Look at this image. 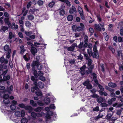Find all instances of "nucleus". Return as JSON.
Returning <instances> with one entry per match:
<instances>
[{
	"label": "nucleus",
	"mask_w": 123,
	"mask_h": 123,
	"mask_svg": "<svg viewBox=\"0 0 123 123\" xmlns=\"http://www.w3.org/2000/svg\"><path fill=\"white\" fill-rule=\"evenodd\" d=\"M37 66V69L39 70H41L43 68V66L42 65L40 64L39 62L36 61H33L31 64V67H33Z\"/></svg>",
	"instance_id": "obj_1"
},
{
	"label": "nucleus",
	"mask_w": 123,
	"mask_h": 123,
	"mask_svg": "<svg viewBox=\"0 0 123 123\" xmlns=\"http://www.w3.org/2000/svg\"><path fill=\"white\" fill-rule=\"evenodd\" d=\"M3 66L2 65H0V75H5L7 72L8 70L5 69L3 68Z\"/></svg>",
	"instance_id": "obj_2"
},
{
	"label": "nucleus",
	"mask_w": 123,
	"mask_h": 123,
	"mask_svg": "<svg viewBox=\"0 0 123 123\" xmlns=\"http://www.w3.org/2000/svg\"><path fill=\"white\" fill-rule=\"evenodd\" d=\"M97 18V20L99 23L100 26L102 27H103L104 25V24L102 22V19L101 17L99 14H98L96 15Z\"/></svg>",
	"instance_id": "obj_3"
},
{
	"label": "nucleus",
	"mask_w": 123,
	"mask_h": 123,
	"mask_svg": "<svg viewBox=\"0 0 123 123\" xmlns=\"http://www.w3.org/2000/svg\"><path fill=\"white\" fill-rule=\"evenodd\" d=\"M77 12V10L75 6L73 5L72 6L69 10V13L71 14H73L76 13Z\"/></svg>",
	"instance_id": "obj_4"
},
{
	"label": "nucleus",
	"mask_w": 123,
	"mask_h": 123,
	"mask_svg": "<svg viewBox=\"0 0 123 123\" xmlns=\"http://www.w3.org/2000/svg\"><path fill=\"white\" fill-rule=\"evenodd\" d=\"M65 6H64L62 5L61 6V8L60 9H59L58 10H60L59 11V13L60 15L61 16H63L65 13V11L63 9Z\"/></svg>",
	"instance_id": "obj_5"
},
{
	"label": "nucleus",
	"mask_w": 123,
	"mask_h": 123,
	"mask_svg": "<svg viewBox=\"0 0 123 123\" xmlns=\"http://www.w3.org/2000/svg\"><path fill=\"white\" fill-rule=\"evenodd\" d=\"M80 26L76 27V30L78 31H82L84 28V26L83 24L80 23Z\"/></svg>",
	"instance_id": "obj_6"
},
{
	"label": "nucleus",
	"mask_w": 123,
	"mask_h": 123,
	"mask_svg": "<svg viewBox=\"0 0 123 123\" xmlns=\"http://www.w3.org/2000/svg\"><path fill=\"white\" fill-rule=\"evenodd\" d=\"M86 66L84 65L82 67L80 68V73L82 75H84L86 73Z\"/></svg>",
	"instance_id": "obj_7"
},
{
	"label": "nucleus",
	"mask_w": 123,
	"mask_h": 123,
	"mask_svg": "<svg viewBox=\"0 0 123 123\" xmlns=\"http://www.w3.org/2000/svg\"><path fill=\"white\" fill-rule=\"evenodd\" d=\"M4 50L5 51L7 52H11V49L7 44L6 45L3 47Z\"/></svg>",
	"instance_id": "obj_8"
},
{
	"label": "nucleus",
	"mask_w": 123,
	"mask_h": 123,
	"mask_svg": "<svg viewBox=\"0 0 123 123\" xmlns=\"http://www.w3.org/2000/svg\"><path fill=\"white\" fill-rule=\"evenodd\" d=\"M88 70H86V73L87 74H89L90 73H91L92 72V69L94 67L92 65H91L90 66H88Z\"/></svg>",
	"instance_id": "obj_9"
},
{
	"label": "nucleus",
	"mask_w": 123,
	"mask_h": 123,
	"mask_svg": "<svg viewBox=\"0 0 123 123\" xmlns=\"http://www.w3.org/2000/svg\"><path fill=\"white\" fill-rule=\"evenodd\" d=\"M0 61L1 63H4L7 64L8 63V61L6 59H5L3 57H2L0 59Z\"/></svg>",
	"instance_id": "obj_10"
},
{
	"label": "nucleus",
	"mask_w": 123,
	"mask_h": 123,
	"mask_svg": "<svg viewBox=\"0 0 123 123\" xmlns=\"http://www.w3.org/2000/svg\"><path fill=\"white\" fill-rule=\"evenodd\" d=\"M8 28L6 26H2L0 30V31L2 33L6 31H7Z\"/></svg>",
	"instance_id": "obj_11"
},
{
	"label": "nucleus",
	"mask_w": 123,
	"mask_h": 123,
	"mask_svg": "<svg viewBox=\"0 0 123 123\" xmlns=\"http://www.w3.org/2000/svg\"><path fill=\"white\" fill-rule=\"evenodd\" d=\"M31 52L32 54L35 55V54L37 52V50L36 48L34 47H32L31 48Z\"/></svg>",
	"instance_id": "obj_12"
},
{
	"label": "nucleus",
	"mask_w": 123,
	"mask_h": 123,
	"mask_svg": "<svg viewBox=\"0 0 123 123\" xmlns=\"http://www.w3.org/2000/svg\"><path fill=\"white\" fill-rule=\"evenodd\" d=\"M100 25L99 23L98 24H95L94 25L95 28L98 31H100L101 30V27H102L101 26H100Z\"/></svg>",
	"instance_id": "obj_13"
},
{
	"label": "nucleus",
	"mask_w": 123,
	"mask_h": 123,
	"mask_svg": "<svg viewBox=\"0 0 123 123\" xmlns=\"http://www.w3.org/2000/svg\"><path fill=\"white\" fill-rule=\"evenodd\" d=\"M25 109L26 110H29L30 112L33 110V108L30 106H25Z\"/></svg>",
	"instance_id": "obj_14"
},
{
	"label": "nucleus",
	"mask_w": 123,
	"mask_h": 123,
	"mask_svg": "<svg viewBox=\"0 0 123 123\" xmlns=\"http://www.w3.org/2000/svg\"><path fill=\"white\" fill-rule=\"evenodd\" d=\"M9 18H5V19L4 21L6 24L8 25V26H11V23L9 21Z\"/></svg>",
	"instance_id": "obj_15"
},
{
	"label": "nucleus",
	"mask_w": 123,
	"mask_h": 123,
	"mask_svg": "<svg viewBox=\"0 0 123 123\" xmlns=\"http://www.w3.org/2000/svg\"><path fill=\"white\" fill-rule=\"evenodd\" d=\"M93 58H98V52H92V55Z\"/></svg>",
	"instance_id": "obj_16"
},
{
	"label": "nucleus",
	"mask_w": 123,
	"mask_h": 123,
	"mask_svg": "<svg viewBox=\"0 0 123 123\" xmlns=\"http://www.w3.org/2000/svg\"><path fill=\"white\" fill-rule=\"evenodd\" d=\"M117 55L122 59H123V55L122 54V51L121 50H119L117 51Z\"/></svg>",
	"instance_id": "obj_17"
},
{
	"label": "nucleus",
	"mask_w": 123,
	"mask_h": 123,
	"mask_svg": "<svg viewBox=\"0 0 123 123\" xmlns=\"http://www.w3.org/2000/svg\"><path fill=\"white\" fill-rule=\"evenodd\" d=\"M11 27L12 29L16 30L18 28V26L17 25H15L14 22H13L12 24Z\"/></svg>",
	"instance_id": "obj_18"
},
{
	"label": "nucleus",
	"mask_w": 123,
	"mask_h": 123,
	"mask_svg": "<svg viewBox=\"0 0 123 123\" xmlns=\"http://www.w3.org/2000/svg\"><path fill=\"white\" fill-rule=\"evenodd\" d=\"M31 116L33 119H35L37 118V115L36 113L34 112H32L31 113Z\"/></svg>",
	"instance_id": "obj_19"
},
{
	"label": "nucleus",
	"mask_w": 123,
	"mask_h": 123,
	"mask_svg": "<svg viewBox=\"0 0 123 123\" xmlns=\"http://www.w3.org/2000/svg\"><path fill=\"white\" fill-rule=\"evenodd\" d=\"M43 109V107H39L34 109V110L36 112H39L41 111V110Z\"/></svg>",
	"instance_id": "obj_20"
},
{
	"label": "nucleus",
	"mask_w": 123,
	"mask_h": 123,
	"mask_svg": "<svg viewBox=\"0 0 123 123\" xmlns=\"http://www.w3.org/2000/svg\"><path fill=\"white\" fill-rule=\"evenodd\" d=\"M108 85L110 87L113 88L117 86V85L115 83L112 82L109 83L108 84Z\"/></svg>",
	"instance_id": "obj_21"
},
{
	"label": "nucleus",
	"mask_w": 123,
	"mask_h": 123,
	"mask_svg": "<svg viewBox=\"0 0 123 123\" xmlns=\"http://www.w3.org/2000/svg\"><path fill=\"white\" fill-rule=\"evenodd\" d=\"M73 19V16L71 15H69L67 17V19L69 21H71Z\"/></svg>",
	"instance_id": "obj_22"
},
{
	"label": "nucleus",
	"mask_w": 123,
	"mask_h": 123,
	"mask_svg": "<svg viewBox=\"0 0 123 123\" xmlns=\"http://www.w3.org/2000/svg\"><path fill=\"white\" fill-rule=\"evenodd\" d=\"M78 10L80 14L83 13V10L81 7L79 6H78Z\"/></svg>",
	"instance_id": "obj_23"
},
{
	"label": "nucleus",
	"mask_w": 123,
	"mask_h": 123,
	"mask_svg": "<svg viewBox=\"0 0 123 123\" xmlns=\"http://www.w3.org/2000/svg\"><path fill=\"white\" fill-rule=\"evenodd\" d=\"M74 49V47L73 46H71L68 48L67 49L68 51H73Z\"/></svg>",
	"instance_id": "obj_24"
},
{
	"label": "nucleus",
	"mask_w": 123,
	"mask_h": 123,
	"mask_svg": "<svg viewBox=\"0 0 123 123\" xmlns=\"http://www.w3.org/2000/svg\"><path fill=\"white\" fill-rule=\"evenodd\" d=\"M30 104L34 107H36L37 105L36 103L34 102V101L32 100H31L30 101Z\"/></svg>",
	"instance_id": "obj_25"
},
{
	"label": "nucleus",
	"mask_w": 123,
	"mask_h": 123,
	"mask_svg": "<svg viewBox=\"0 0 123 123\" xmlns=\"http://www.w3.org/2000/svg\"><path fill=\"white\" fill-rule=\"evenodd\" d=\"M38 85L39 87L41 88H43L44 86V84L41 81H39L38 82Z\"/></svg>",
	"instance_id": "obj_26"
},
{
	"label": "nucleus",
	"mask_w": 123,
	"mask_h": 123,
	"mask_svg": "<svg viewBox=\"0 0 123 123\" xmlns=\"http://www.w3.org/2000/svg\"><path fill=\"white\" fill-rule=\"evenodd\" d=\"M32 70L33 71V74L35 76L37 77V71L35 69V67H32Z\"/></svg>",
	"instance_id": "obj_27"
},
{
	"label": "nucleus",
	"mask_w": 123,
	"mask_h": 123,
	"mask_svg": "<svg viewBox=\"0 0 123 123\" xmlns=\"http://www.w3.org/2000/svg\"><path fill=\"white\" fill-rule=\"evenodd\" d=\"M28 19L32 21L34 20V17L33 15H30L28 16Z\"/></svg>",
	"instance_id": "obj_28"
},
{
	"label": "nucleus",
	"mask_w": 123,
	"mask_h": 123,
	"mask_svg": "<svg viewBox=\"0 0 123 123\" xmlns=\"http://www.w3.org/2000/svg\"><path fill=\"white\" fill-rule=\"evenodd\" d=\"M112 116V114L111 112L109 111L108 112V114L107 116V118L108 119H110Z\"/></svg>",
	"instance_id": "obj_29"
},
{
	"label": "nucleus",
	"mask_w": 123,
	"mask_h": 123,
	"mask_svg": "<svg viewBox=\"0 0 123 123\" xmlns=\"http://www.w3.org/2000/svg\"><path fill=\"white\" fill-rule=\"evenodd\" d=\"M24 47L23 46H21L20 47V49H21L20 53L21 54H23L25 50V49H24Z\"/></svg>",
	"instance_id": "obj_30"
},
{
	"label": "nucleus",
	"mask_w": 123,
	"mask_h": 123,
	"mask_svg": "<svg viewBox=\"0 0 123 123\" xmlns=\"http://www.w3.org/2000/svg\"><path fill=\"white\" fill-rule=\"evenodd\" d=\"M103 116V115H100V114H99L97 117H94V119L96 120H98L99 118H102Z\"/></svg>",
	"instance_id": "obj_31"
},
{
	"label": "nucleus",
	"mask_w": 123,
	"mask_h": 123,
	"mask_svg": "<svg viewBox=\"0 0 123 123\" xmlns=\"http://www.w3.org/2000/svg\"><path fill=\"white\" fill-rule=\"evenodd\" d=\"M37 77L35 76V77L34 76H32L31 77V80L34 82H36L37 81Z\"/></svg>",
	"instance_id": "obj_32"
},
{
	"label": "nucleus",
	"mask_w": 123,
	"mask_h": 123,
	"mask_svg": "<svg viewBox=\"0 0 123 123\" xmlns=\"http://www.w3.org/2000/svg\"><path fill=\"white\" fill-rule=\"evenodd\" d=\"M103 35L105 37V40L106 41H108L109 39V37L106 33V32H104L103 33Z\"/></svg>",
	"instance_id": "obj_33"
},
{
	"label": "nucleus",
	"mask_w": 123,
	"mask_h": 123,
	"mask_svg": "<svg viewBox=\"0 0 123 123\" xmlns=\"http://www.w3.org/2000/svg\"><path fill=\"white\" fill-rule=\"evenodd\" d=\"M10 79V76L9 75L7 76L4 75L3 77L4 80L6 81L9 80Z\"/></svg>",
	"instance_id": "obj_34"
},
{
	"label": "nucleus",
	"mask_w": 123,
	"mask_h": 123,
	"mask_svg": "<svg viewBox=\"0 0 123 123\" xmlns=\"http://www.w3.org/2000/svg\"><path fill=\"white\" fill-rule=\"evenodd\" d=\"M97 99V101L99 103H101L103 102V98L102 97L98 98Z\"/></svg>",
	"instance_id": "obj_35"
},
{
	"label": "nucleus",
	"mask_w": 123,
	"mask_h": 123,
	"mask_svg": "<svg viewBox=\"0 0 123 123\" xmlns=\"http://www.w3.org/2000/svg\"><path fill=\"white\" fill-rule=\"evenodd\" d=\"M35 93L37 96H42L43 95L42 93L40 91L36 92Z\"/></svg>",
	"instance_id": "obj_36"
},
{
	"label": "nucleus",
	"mask_w": 123,
	"mask_h": 123,
	"mask_svg": "<svg viewBox=\"0 0 123 123\" xmlns=\"http://www.w3.org/2000/svg\"><path fill=\"white\" fill-rule=\"evenodd\" d=\"M21 123H27L28 122V120L26 118H24L21 120Z\"/></svg>",
	"instance_id": "obj_37"
},
{
	"label": "nucleus",
	"mask_w": 123,
	"mask_h": 123,
	"mask_svg": "<svg viewBox=\"0 0 123 123\" xmlns=\"http://www.w3.org/2000/svg\"><path fill=\"white\" fill-rule=\"evenodd\" d=\"M87 53L90 56H91L92 55V52L91 49H87Z\"/></svg>",
	"instance_id": "obj_38"
},
{
	"label": "nucleus",
	"mask_w": 123,
	"mask_h": 123,
	"mask_svg": "<svg viewBox=\"0 0 123 123\" xmlns=\"http://www.w3.org/2000/svg\"><path fill=\"white\" fill-rule=\"evenodd\" d=\"M3 101L5 104H7L10 102V100L9 99H4Z\"/></svg>",
	"instance_id": "obj_39"
},
{
	"label": "nucleus",
	"mask_w": 123,
	"mask_h": 123,
	"mask_svg": "<svg viewBox=\"0 0 123 123\" xmlns=\"http://www.w3.org/2000/svg\"><path fill=\"white\" fill-rule=\"evenodd\" d=\"M15 115L17 117H19L20 116V112L18 111H16L15 112Z\"/></svg>",
	"instance_id": "obj_40"
},
{
	"label": "nucleus",
	"mask_w": 123,
	"mask_h": 123,
	"mask_svg": "<svg viewBox=\"0 0 123 123\" xmlns=\"http://www.w3.org/2000/svg\"><path fill=\"white\" fill-rule=\"evenodd\" d=\"M63 2L65 3L68 6H71V4L69 1L68 0H64Z\"/></svg>",
	"instance_id": "obj_41"
},
{
	"label": "nucleus",
	"mask_w": 123,
	"mask_h": 123,
	"mask_svg": "<svg viewBox=\"0 0 123 123\" xmlns=\"http://www.w3.org/2000/svg\"><path fill=\"white\" fill-rule=\"evenodd\" d=\"M44 102L46 104H48L50 103V100L49 98H46L44 100Z\"/></svg>",
	"instance_id": "obj_42"
},
{
	"label": "nucleus",
	"mask_w": 123,
	"mask_h": 123,
	"mask_svg": "<svg viewBox=\"0 0 123 123\" xmlns=\"http://www.w3.org/2000/svg\"><path fill=\"white\" fill-rule=\"evenodd\" d=\"M55 4V3L54 2L52 1L49 3L48 5L49 7L51 8L54 6Z\"/></svg>",
	"instance_id": "obj_43"
},
{
	"label": "nucleus",
	"mask_w": 123,
	"mask_h": 123,
	"mask_svg": "<svg viewBox=\"0 0 123 123\" xmlns=\"http://www.w3.org/2000/svg\"><path fill=\"white\" fill-rule=\"evenodd\" d=\"M38 89V88L37 86L33 87H32L31 89V91L32 92H33L35 90H37Z\"/></svg>",
	"instance_id": "obj_44"
},
{
	"label": "nucleus",
	"mask_w": 123,
	"mask_h": 123,
	"mask_svg": "<svg viewBox=\"0 0 123 123\" xmlns=\"http://www.w3.org/2000/svg\"><path fill=\"white\" fill-rule=\"evenodd\" d=\"M120 35L123 36V28L122 26H121L120 27Z\"/></svg>",
	"instance_id": "obj_45"
},
{
	"label": "nucleus",
	"mask_w": 123,
	"mask_h": 123,
	"mask_svg": "<svg viewBox=\"0 0 123 123\" xmlns=\"http://www.w3.org/2000/svg\"><path fill=\"white\" fill-rule=\"evenodd\" d=\"M20 112V115L21 116V117H24L25 114V111L24 110H22Z\"/></svg>",
	"instance_id": "obj_46"
},
{
	"label": "nucleus",
	"mask_w": 123,
	"mask_h": 123,
	"mask_svg": "<svg viewBox=\"0 0 123 123\" xmlns=\"http://www.w3.org/2000/svg\"><path fill=\"white\" fill-rule=\"evenodd\" d=\"M83 42H81L80 43L79 45L78 46V47L80 49H82L83 47Z\"/></svg>",
	"instance_id": "obj_47"
},
{
	"label": "nucleus",
	"mask_w": 123,
	"mask_h": 123,
	"mask_svg": "<svg viewBox=\"0 0 123 123\" xmlns=\"http://www.w3.org/2000/svg\"><path fill=\"white\" fill-rule=\"evenodd\" d=\"M91 97L94 98H98L99 97L98 95L97 94L94 93L91 96Z\"/></svg>",
	"instance_id": "obj_48"
},
{
	"label": "nucleus",
	"mask_w": 123,
	"mask_h": 123,
	"mask_svg": "<svg viewBox=\"0 0 123 123\" xmlns=\"http://www.w3.org/2000/svg\"><path fill=\"white\" fill-rule=\"evenodd\" d=\"M25 25L27 27H29L31 26V24L30 22L28 21H26Z\"/></svg>",
	"instance_id": "obj_49"
},
{
	"label": "nucleus",
	"mask_w": 123,
	"mask_h": 123,
	"mask_svg": "<svg viewBox=\"0 0 123 123\" xmlns=\"http://www.w3.org/2000/svg\"><path fill=\"white\" fill-rule=\"evenodd\" d=\"M10 108L11 110H14L16 108V106L15 105H12L10 106Z\"/></svg>",
	"instance_id": "obj_50"
},
{
	"label": "nucleus",
	"mask_w": 123,
	"mask_h": 123,
	"mask_svg": "<svg viewBox=\"0 0 123 123\" xmlns=\"http://www.w3.org/2000/svg\"><path fill=\"white\" fill-rule=\"evenodd\" d=\"M43 3V2L41 0H39L37 2V3L39 6H42Z\"/></svg>",
	"instance_id": "obj_51"
},
{
	"label": "nucleus",
	"mask_w": 123,
	"mask_h": 123,
	"mask_svg": "<svg viewBox=\"0 0 123 123\" xmlns=\"http://www.w3.org/2000/svg\"><path fill=\"white\" fill-rule=\"evenodd\" d=\"M38 75L39 76V77L43 75L44 74L43 72L40 71H38L37 73Z\"/></svg>",
	"instance_id": "obj_52"
},
{
	"label": "nucleus",
	"mask_w": 123,
	"mask_h": 123,
	"mask_svg": "<svg viewBox=\"0 0 123 123\" xmlns=\"http://www.w3.org/2000/svg\"><path fill=\"white\" fill-rule=\"evenodd\" d=\"M90 83L89 81L88 80H87L84 82L83 83V84L84 86H86Z\"/></svg>",
	"instance_id": "obj_53"
},
{
	"label": "nucleus",
	"mask_w": 123,
	"mask_h": 123,
	"mask_svg": "<svg viewBox=\"0 0 123 123\" xmlns=\"http://www.w3.org/2000/svg\"><path fill=\"white\" fill-rule=\"evenodd\" d=\"M18 106L21 108H24L25 109V106L24 104L23 103H22L19 104L18 105Z\"/></svg>",
	"instance_id": "obj_54"
},
{
	"label": "nucleus",
	"mask_w": 123,
	"mask_h": 123,
	"mask_svg": "<svg viewBox=\"0 0 123 123\" xmlns=\"http://www.w3.org/2000/svg\"><path fill=\"white\" fill-rule=\"evenodd\" d=\"M100 66L102 71L103 72H104L105 71L104 65L103 64H101Z\"/></svg>",
	"instance_id": "obj_55"
},
{
	"label": "nucleus",
	"mask_w": 123,
	"mask_h": 123,
	"mask_svg": "<svg viewBox=\"0 0 123 123\" xmlns=\"http://www.w3.org/2000/svg\"><path fill=\"white\" fill-rule=\"evenodd\" d=\"M118 41L119 42H123V38L119 37L118 38Z\"/></svg>",
	"instance_id": "obj_56"
},
{
	"label": "nucleus",
	"mask_w": 123,
	"mask_h": 123,
	"mask_svg": "<svg viewBox=\"0 0 123 123\" xmlns=\"http://www.w3.org/2000/svg\"><path fill=\"white\" fill-rule=\"evenodd\" d=\"M109 48L110 50L113 53H114L115 52L114 49L111 46H110L109 47Z\"/></svg>",
	"instance_id": "obj_57"
},
{
	"label": "nucleus",
	"mask_w": 123,
	"mask_h": 123,
	"mask_svg": "<svg viewBox=\"0 0 123 123\" xmlns=\"http://www.w3.org/2000/svg\"><path fill=\"white\" fill-rule=\"evenodd\" d=\"M98 86L99 87V88L102 91H104V89L103 87L101 85L99 84H98Z\"/></svg>",
	"instance_id": "obj_58"
},
{
	"label": "nucleus",
	"mask_w": 123,
	"mask_h": 123,
	"mask_svg": "<svg viewBox=\"0 0 123 123\" xmlns=\"http://www.w3.org/2000/svg\"><path fill=\"white\" fill-rule=\"evenodd\" d=\"M39 79L43 81H44L45 80V78L43 75L39 77Z\"/></svg>",
	"instance_id": "obj_59"
},
{
	"label": "nucleus",
	"mask_w": 123,
	"mask_h": 123,
	"mask_svg": "<svg viewBox=\"0 0 123 123\" xmlns=\"http://www.w3.org/2000/svg\"><path fill=\"white\" fill-rule=\"evenodd\" d=\"M101 105L102 107H106L107 106V104L105 103H102Z\"/></svg>",
	"instance_id": "obj_60"
},
{
	"label": "nucleus",
	"mask_w": 123,
	"mask_h": 123,
	"mask_svg": "<svg viewBox=\"0 0 123 123\" xmlns=\"http://www.w3.org/2000/svg\"><path fill=\"white\" fill-rule=\"evenodd\" d=\"M11 52H7L6 54V57L8 59H9L10 56V54Z\"/></svg>",
	"instance_id": "obj_61"
},
{
	"label": "nucleus",
	"mask_w": 123,
	"mask_h": 123,
	"mask_svg": "<svg viewBox=\"0 0 123 123\" xmlns=\"http://www.w3.org/2000/svg\"><path fill=\"white\" fill-rule=\"evenodd\" d=\"M86 86V88L88 89H91L92 88V86L90 83L88 85Z\"/></svg>",
	"instance_id": "obj_62"
},
{
	"label": "nucleus",
	"mask_w": 123,
	"mask_h": 123,
	"mask_svg": "<svg viewBox=\"0 0 123 123\" xmlns=\"http://www.w3.org/2000/svg\"><path fill=\"white\" fill-rule=\"evenodd\" d=\"M84 42L85 43L87 42L88 41V37L87 35H85L84 36Z\"/></svg>",
	"instance_id": "obj_63"
},
{
	"label": "nucleus",
	"mask_w": 123,
	"mask_h": 123,
	"mask_svg": "<svg viewBox=\"0 0 123 123\" xmlns=\"http://www.w3.org/2000/svg\"><path fill=\"white\" fill-rule=\"evenodd\" d=\"M25 33L27 36H30L32 34V32L31 31H25Z\"/></svg>",
	"instance_id": "obj_64"
}]
</instances>
